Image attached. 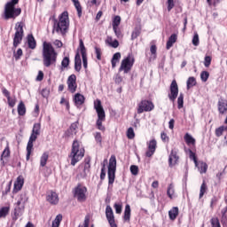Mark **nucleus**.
Returning a JSON list of instances; mask_svg holds the SVG:
<instances>
[{
    "label": "nucleus",
    "instance_id": "obj_39",
    "mask_svg": "<svg viewBox=\"0 0 227 227\" xmlns=\"http://www.w3.org/2000/svg\"><path fill=\"white\" fill-rule=\"evenodd\" d=\"M9 213H10V207H4L0 208V219L3 217H6Z\"/></svg>",
    "mask_w": 227,
    "mask_h": 227
},
{
    "label": "nucleus",
    "instance_id": "obj_7",
    "mask_svg": "<svg viewBox=\"0 0 227 227\" xmlns=\"http://www.w3.org/2000/svg\"><path fill=\"white\" fill-rule=\"evenodd\" d=\"M15 35L13 38V47L17 49L19 45L22 43V38H24V28L22 22H18L15 25Z\"/></svg>",
    "mask_w": 227,
    "mask_h": 227
},
{
    "label": "nucleus",
    "instance_id": "obj_21",
    "mask_svg": "<svg viewBox=\"0 0 227 227\" xmlns=\"http://www.w3.org/2000/svg\"><path fill=\"white\" fill-rule=\"evenodd\" d=\"M90 168H91V166L90 165V161H86L85 163L80 165L79 169L82 170L81 176L83 177L88 176V175L90 174Z\"/></svg>",
    "mask_w": 227,
    "mask_h": 227
},
{
    "label": "nucleus",
    "instance_id": "obj_2",
    "mask_svg": "<svg viewBox=\"0 0 227 227\" xmlns=\"http://www.w3.org/2000/svg\"><path fill=\"white\" fill-rule=\"evenodd\" d=\"M19 4V0H11L4 6V19L9 20V19H17L20 13H22V9L15 8V5Z\"/></svg>",
    "mask_w": 227,
    "mask_h": 227
},
{
    "label": "nucleus",
    "instance_id": "obj_25",
    "mask_svg": "<svg viewBox=\"0 0 227 227\" xmlns=\"http://www.w3.org/2000/svg\"><path fill=\"white\" fill-rule=\"evenodd\" d=\"M77 134V123L71 124L70 128L66 131V136L70 137L72 136H75Z\"/></svg>",
    "mask_w": 227,
    "mask_h": 227
},
{
    "label": "nucleus",
    "instance_id": "obj_4",
    "mask_svg": "<svg viewBox=\"0 0 227 227\" xmlns=\"http://www.w3.org/2000/svg\"><path fill=\"white\" fill-rule=\"evenodd\" d=\"M82 157H84V148L81 147L77 140H74L69 155V158L71 159V166H75L77 162L82 160Z\"/></svg>",
    "mask_w": 227,
    "mask_h": 227
},
{
    "label": "nucleus",
    "instance_id": "obj_5",
    "mask_svg": "<svg viewBox=\"0 0 227 227\" xmlns=\"http://www.w3.org/2000/svg\"><path fill=\"white\" fill-rule=\"evenodd\" d=\"M42 129V125L40 123H35L32 129V133L30 135L29 140L27 145V160H29L31 153L33 152V143L36 141L38 136H40V130Z\"/></svg>",
    "mask_w": 227,
    "mask_h": 227
},
{
    "label": "nucleus",
    "instance_id": "obj_9",
    "mask_svg": "<svg viewBox=\"0 0 227 227\" xmlns=\"http://www.w3.org/2000/svg\"><path fill=\"white\" fill-rule=\"evenodd\" d=\"M132 67H134V57L132 55H129L126 59H122L119 72L129 74L132 69Z\"/></svg>",
    "mask_w": 227,
    "mask_h": 227
},
{
    "label": "nucleus",
    "instance_id": "obj_35",
    "mask_svg": "<svg viewBox=\"0 0 227 227\" xmlns=\"http://www.w3.org/2000/svg\"><path fill=\"white\" fill-rule=\"evenodd\" d=\"M184 140L187 143V145H195L196 144V139L192 137L189 133H186L184 135Z\"/></svg>",
    "mask_w": 227,
    "mask_h": 227
},
{
    "label": "nucleus",
    "instance_id": "obj_31",
    "mask_svg": "<svg viewBox=\"0 0 227 227\" xmlns=\"http://www.w3.org/2000/svg\"><path fill=\"white\" fill-rule=\"evenodd\" d=\"M74 103L76 106H82L84 104V96L77 93L74 96Z\"/></svg>",
    "mask_w": 227,
    "mask_h": 227
},
{
    "label": "nucleus",
    "instance_id": "obj_8",
    "mask_svg": "<svg viewBox=\"0 0 227 227\" xmlns=\"http://www.w3.org/2000/svg\"><path fill=\"white\" fill-rule=\"evenodd\" d=\"M116 178V157L111 156L108 165V184L113 185Z\"/></svg>",
    "mask_w": 227,
    "mask_h": 227
},
{
    "label": "nucleus",
    "instance_id": "obj_24",
    "mask_svg": "<svg viewBox=\"0 0 227 227\" xmlns=\"http://www.w3.org/2000/svg\"><path fill=\"white\" fill-rule=\"evenodd\" d=\"M195 167L198 168L200 175H203V173H207V170L208 169V165H207V163L203 161H197V165H195Z\"/></svg>",
    "mask_w": 227,
    "mask_h": 227
},
{
    "label": "nucleus",
    "instance_id": "obj_38",
    "mask_svg": "<svg viewBox=\"0 0 227 227\" xmlns=\"http://www.w3.org/2000/svg\"><path fill=\"white\" fill-rule=\"evenodd\" d=\"M167 194L170 200H173V196L175 194V186L172 184L168 185Z\"/></svg>",
    "mask_w": 227,
    "mask_h": 227
},
{
    "label": "nucleus",
    "instance_id": "obj_48",
    "mask_svg": "<svg viewBox=\"0 0 227 227\" xmlns=\"http://www.w3.org/2000/svg\"><path fill=\"white\" fill-rule=\"evenodd\" d=\"M141 35V28H135L131 35V40H136Z\"/></svg>",
    "mask_w": 227,
    "mask_h": 227
},
{
    "label": "nucleus",
    "instance_id": "obj_64",
    "mask_svg": "<svg viewBox=\"0 0 227 227\" xmlns=\"http://www.w3.org/2000/svg\"><path fill=\"white\" fill-rule=\"evenodd\" d=\"M2 93H3V95H4L6 97L7 99L10 98V91H8V90H6L4 88L2 89Z\"/></svg>",
    "mask_w": 227,
    "mask_h": 227
},
{
    "label": "nucleus",
    "instance_id": "obj_42",
    "mask_svg": "<svg viewBox=\"0 0 227 227\" xmlns=\"http://www.w3.org/2000/svg\"><path fill=\"white\" fill-rule=\"evenodd\" d=\"M177 107L178 109H182L184 107V94L180 93L177 98Z\"/></svg>",
    "mask_w": 227,
    "mask_h": 227
},
{
    "label": "nucleus",
    "instance_id": "obj_49",
    "mask_svg": "<svg viewBox=\"0 0 227 227\" xmlns=\"http://www.w3.org/2000/svg\"><path fill=\"white\" fill-rule=\"evenodd\" d=\"M128 139H134L136 137V134L134 133V129L129 128L127 131Z\"/></svg>",
    "mask_w": 227,
    "mask_h": 227
},
{
    "label": "nucleus",
    "instance_id": "obj_1",
    "mask_svg": "<svg viewBox=\"0 0 227 227\" xmlns=\"http://www.w3.org/2000/svg\"><path fill=\"white\" fill-rule=\"evenodd\" d=\"M58 59V53L54 51L51 43L44 42L43 44V63L44 67H49L54 65Z\"/></svg>",
    "mask_w": 227,
    "mask_h": 227
},
{
    "label": "nucleus",
    "instance_id": "obj_18",
    "mask_svg": "<svg viewBox=\"0 0 227 227\" xmlns=\"http://www.w3.org/2000/svg\"><path fill=\"white\" fill-rule=\"evenodd\" d=\"M178 153H176V151L172 150L171 153L168 157V165L169 168H173V166H176V164H178Z\"/></svg>",
    "mask_w": 227,
    "mask_h": 227
},
{
    "label": "nucleus",
    "instance_id": "obj_51",
    "mask_svg": "<svg viewBox=\"0 0 227 227\" xmlns=\"http://www.w3.org/2000/svg\"><path fill=\"white\" fill-rule=\"evenodd\" d=\"M211 63H212V57L206 56L204 59V66L206 67V68H208Z\"/></svg>",
    "mask_w": 227,
    "mask_h": 227
},
{
    "label": "nucleus",
    "instance_id": "obj_33",
    "mask_svg": "<svg viewBox=\"0 0 227 227\" xmlns=\"http://www.w3.org/2000/svg\"><path fill=\"white\" fill-rule=\"evenodd\" d=\"M130 205L127 204L124 210V221H130Z\"/></svg>",
    "mask_w": 227,
    "mask_h": 227
},
{
    "label": "nucleus",
    "instance_id": "obj_36",
    "mask_svg": "<svg viewBox=\"0 0 227 227\" xmlns=\"http://www.w3.org/2000/svg\"><path fill=\"white\" fill-rule=\"evenodd\" d=\"M187 90H191V88L196 86V78L191 76L188 78L187 82Z\"/></svg>",
    "mask_w": 227,
    "mask_h": 227
},
{
    "label": "nucleus",
    "instance_id": "obj_26",
    "mask_svg": "<svg viewBox=\"0 0 227 227\" xmlns=\"http://www.w3.org/2000/svg\"><path fill=\"white\" fill-rule=\"evenodd\" d=\"M168 217L171 221H175L178 217V207H174L168 211Z\"/></svg>",
    "mask_w": 227,
    "mask_h": 227
},
{
    "label": "nucleus",
    "instance_id": "obj_61",
    "mask_svg": "<svg viewBox=\"0 0 227 227\" xmlns=\"http://www.w3.org/2000/svg\"><path fill=\"white\" fill-rule=\"evenodd\" d=\"M95 52H96V55H97V59H101L102 57H101L100 48L96 47L95 48Z\"/></svg>",
    "mask_w": 227,
    "mask_h": 227
},
{
    "label": "nucleus",
    "instance_id": "obj_6",
    "mask_svg": "<svg viewBox=\"0 0 227 227\" xmlns=\"http://www.w3.org/2000/svg\"><path fill=\"white\" fill-rule=\"evenodd\" d=\"M94 108L98 114L97 127L98 130H106V127L102 125V121H106V112L104 111V107H102L100 99L94 102Z\"/></svg>",
    "mask_w": 227,
    "mask_h": 227
},
{
    "label": "nucleus",
    "instance_id": "obj_47",
    "mask_svg": "<svg viewBox=\"0 0 227 227\" xmlns=\"http://www.w3.org/2000/svg\"><path fill=\"white\" fill-rule=\"evenodd\" d=\"M129 169H130V173L134 175V176H137V175L139 173V167L136 165H131Z\"/></svg>",
    "mask_w": 227,
    "mask_h": 227
},
{
    "label": "nucleus",
    "instance_id": "obj_22",
    "mask_svg": "<svg viewBox=\"0 0 227 227\" xmlns=\"http://www.w3.org/2000/svg\"><path fill=\"white\" fill-rule=\"evenodd\" d=\"M218 111L221 114H224L227 111V100L220 99L218 101Z\"/></svg>",
    "mask_w": 227,
    "mask_h": 227
},
{
    "label": "nucleus",
    "instance_id": "obj_17",
    "mask_svg": "<svg viewBox=\"0 0 227 227\" xmlns=\"http://www.w3.org/2000/svg\"><path fill=\"white\" fill-rule=\"evenodd\" d=\"M46 200L51 205H58V203H59V197L55 192H49L46 196Z\"/></svg>",
    "mask_w": 227,
    "mask_h": 227
},
{
    "label": "nucleus",
    "instance_id": "obj_43",
    "mask_svg": "<svg viewBox=\"0 0 227 227\" xmlns=\"http://www.w3.org/2000/svg\"><path fill=\"white\" fill-rule=\"evenodd\" d=\"M208 77H210V74L207 71H203L200 74V79L203 82H207V81H208Z\"/></svg>",
    "mask_w": 227,
    "mask_h": 227
},
{
    "label": "nucleus",
    "instance_id": "obj_44",
    "mask_svg": "<svg viewBox=\"0 0 227 227\" xmlns=\"http://www.w3.org/2000/svg\"><path fill=\"white\" fill-rule=\"evenodd\" d=\"M227 128L224 126H221L218 129H215V136L217 137H221V136H223V132H224V130H226Z\"/></svg>",
    "mask_w": 227,
    "mask_h": 227
},
{
    "label": "nucleus",
    "instance_id": "obj_20",
    "mask_svg": "<svg viewBox=\"0 0 227 227\" xmlns=\"http://www.w3.org/2000/svg\"><path fill=\"white\" fill-rule=\"evenodd\" d=\"M21 203H26V195H20V200L17 201V206L18 207L14 209V221H17L19 219V215H21L22 213L19 211V208H20V204Z\"/></svg>",
    "mask_w": 227,
    "mask_h": 227
},
{
    "label": "nucleus",
    "instance_id": "obj_30",
    "mask_svg": "<svg viewBox=\"0 0 227 227\" xmlns=\"http://www.w3.org/2000/svg\"><path fill=\"white\" fill-rule=\"evenodd\" d=\"M27 43H28L29 49H36V41L35 40V37L33 36V35H29L27 36Z\"/></svg>",
    "mask_w": 227,
    "mask_h": 227
},
{
    "label": "nucleus",
    "instance_id": "obj_40",
    "mask_svg": "<svg viewBox=\"0 0 227 227\" xmlns=\"http://www.w3.org/2000/svg\"><path fill=\"white\" fill-rule=\"evenodd\" d=\"M72 1L74 3L75 9L78 12V16L81 17L82 13V8L81 7V4L79 3V0H72Z\"/></svg>",
    "mask_w": 227,
    "mask_h": 227
},
{
    "label": "nucleus",
    "instance_id": "obj_32",
    "mask_svg": "<svg viewBox=\"0 0 227 227\" xmlns=\"http://www.w3.org/2000/svg\"><path fill=\"white\" fill-rule=\"evenodd\" d=\"M208 187L207 186V183H205V181H203L202 184L200 185V195L199 198L200 200H201V198H203V196H205V192H207Z\"/></svg>",
    "mask_w": 227,
    "mask_h": 227
},
{
    "label": "nucleus",
    "instance_id": "obj_13",
    "mask_svg": "<svg viewBox=\"0 0 227 227\" xmlns=\"http://www.w3.org/2000/svg\"><path fill=\"white\" fill-rule=\"evenodd\" d=\"M106 215L110 227H118L116 225V222L114 221V213L113 212V207H111V206H106Z\"/></svg>",
    "mask_w": 227,
    "mask_h": 227
},
{
    "label": "nucleus",
    "instance_id": "obj_14",
    "mask_svg": "<svg viewBox=\"0 0 227 227\" xmlns=\"http://www.w3.org/2000/svg\"><path fill=\"white\" fill-rule=\"evenodd\" d=\"M77 76L75 74H71L67 79V86H68V91L71 93H75L77 90Z\"/></svg>",
    "mask_w": 227,
    "mask_h": 227
},
{
    "label": "nucleus",
    "instance_id": "obj_63",
    "mask_svg": "<svg viewBox=\"0 0 227 227\" xmlns=\"http://www.w3.org/2000/svg\"><path fill=\"white\" fill-rule=\"evenodd\" d=\"M36 81H43V72H42V71H39L38 72V74H37V76H36Z\"/></svg>",
    "mask_w": 227,
    "mask_h": 227
},
{
    "label": "nucleus",
    "instance_id": "obj_29",
    "mask_svg": "<svg viewBox=\"0 0 227 227\" xmlns=\"http://www.w3.org/2000/svg\"><path fill=\"white\" fill-rule=\"evenodd\" d=\"M121 59V53L116 52L115 54H114L111 61L113 68L116 67V63H118V61H120Z\"/></svg>",
    "mask_w": 227,
    "mask_h": 227
},
{
    "label": "nucleus",
    "instance_id": "obj_28",
    "mask_svg": "<svg viewBox=\"0 0 227 227\" xmlns=\"http://www.w3.org/2000/svg\"><path fill=\"white\" fill-rule=\"evenodd\" d=\"M47 160H49V153H43L40 157V166L45 168L47 166Z\"/></svg>",
    "mask_w": 227,
    "mask_h": 227
},
{
    "label": "nucleus",
    "instance_id": "obj_54",
    "mask_svg": "<svg viewBox=\"0 0 227 227\" xmlns=\"http://www.w3.org/2000/svg\"><path fill=\"white\" fill-rule=\"evenodd\" d=\"M4 158H6V157H10V145H6L5 149L3 151V153H2V159Z\"/></svg>",
    "mask_w": 227,
    "mask_h": 227
},
{
    "label": "nucleus",
    "instance_id": "obj_16",
    "mask_svg": "<svg viewBox=\"0 0 227 227\" xmlns=\"http://www.w3.org/2000/svg\"><path fill=\"white\" fill-rule=\"evenodd\" d=\"M148 150L145 153L146 157H152L155 153V150L157 149V140L152 139L147 143Z\"/></svg>",
    "mask_w": 227,
    "mask_h": 227
},
{
    "label": "nucleus",
    "instance_id": "obj_62",
    "mask_svg": "<svg viewBox=\"0 0 227 227\" xmlns=\"http://www.w3.org/2000/svg\"><path fill=\"white\" fill-rule=\"evenodd\" d=\"M7 100H8V104H9L10 107H15V103H16L15 99L9 98H7Z\"/></svg>",
    "mask_w": 227,
    "mask_h": 227
},
{
    "label": "nucleus",
    "instance_id": "obj_19",
    "mask_svg": "<svg viewBox=\"0 0 227 227\" xmlns=\"http://www.w3.org/2000/svg\"><path fill=\"white\" fill-rule=\"evenodd\" d=\"M22 187H24V177L22 176H20L14 182L13 192H19V191H20Z\"/></svg>",
    "mask_w": 227,
    "mask_h": 227
},
{
    "label": "nucleus",
    "instance_id": "obj_50",
    "mask_svg": "<svg viewBox=\"0 0 227 227\" xmlns=\"http://www.w3.org/2000/svg\"><path fill=\"white\" fill-rule=\"evenodd\" d=\"M70 65V59L68 57H65L61 62L62 68H67Z\"/></svg>",
    "mask_w": 227,
    "mask_h": 227
},
{
    "label": "nucleus",
    "instance_id": "obj_59",
    "mask_svg": "<svg viewBox=\"0 0 227 227\" xmlns=\"http://www.w3.org/2000/svg\"><path fill=\"white\" fill-rule=\"evenodd\" d=\"M160 137L164 143H168L169 141V137H168V135L164 132L161 133Z\"/></svg>",
    "mask_w": 227,
    "mask_h": 227
},
{
    "label": "nucleus",
    "instance_id": "obj_41",
    "mask_svg": "<svg viewBox=\"0 0 227 227\" xmlns=\"http://www.w3.org/2000/svg\"><path fill=\"white\" fill-rule=\"evenodd\" d=\"M121 22V17L115 16L113 21V29H116V27L120 26Z\"/></svg>",
    "mask_w": 227,
    "mask_h": 227
},
{
    "label": "nucleus",
    "instance_id": "obj_37",
    "mask_svg": "<svg viewBox=\"0 0 227 227\" xmlns=\"http://www.w3.org/2000/svg\"><path fill=\"white\" fill-rule=\"evenodd\" d=\"M61 221H63V215H58L52 222V227H59Z\"/></svg>",
    "mask_w": 227,
    "mask_h": 227
},
{
    "label": "nucleus",
    "instance_id": "obj_34",
    "mask_svg": "<svg viewBox=\"0 0 227 227\" xmlns=\"http://www.w3.org/2000/svg\"><path fill=\"white\" fill-rule=\"evenodd\" d=\"M18 114L20 116H24L26 114V105H24V102H20L18 106Z\"/></svg>",
    "mask_w": 227,
    "mask_h": 227
},
{
    "label": "nucleus",
    "instance_id": "obj_55",
    "mask_svg": "<svg viewBox=\"0 0 227 227\" xmlns=\"http://www.w3.org/2000/svg\"><path fill=\"white\" fill-rule=\"evenodd\" d=\"M94 137L97 143H99V145H102V134H100V132H96L94 134Z\"/></svg>",
    "mask_w": 227,
    "mask_h": 227
},
{
    "label": "nucleus",
    "instance_id": "obj_60",
    "mask_svg": "<svg viewBox=\"0 0 227 227\" xmlns=\"http://www.w3.org/2000/svg\"><path fill=\"white\" fill-rule=\"evenodd\" d=\"M120 45V43L118 42V40H114V41H112V43L110 44V47H113L114 49H118Z\"/></svg>",
    "mask_w": 227,
    "mask_h": 227
},
{
    "label": "nucleus",
    "instance_id": "obj_57",
    "mask_svg": "<svg viewBox=\"0 0 227 227\" xmlns=\"http://www.w3.org/2000/svg\"><path fill=\"white\" fill-rule=\"evenodd\" d=\"M151 54L153 56V59H155V54H157V46L152 45L150 49Z\"/></svg>",
    "mask_w": 227,
    "mask_h": 227
},
{
    "label": "nucleus",
    "instance_id": "obj_10",
    "mask_svg": "<svg viewBox=\"0 0 227 227\" xmlns=\"http://www.w3.org/2000/svg\"><path fill=\"white\" fill-rule=\"evenodd\" d=\"M155 109V105L150 100H142L138 104L137 114H142V113H150Z\"/></svg>",
    "mask_w": 227,
    "mask_h": 227
},
{
    "label": "nucleus",
    "instance_id": "obj_11",
    "mask_svg": "<svg viewBox=\"0 0 227 227\" xmlns=\"http://www.w3.org/2000/svg\"><path fill=\"white\" fill-rule=\"evenodd\" d=\"M86 192H88L86 186L78 185L74 189V196L78 200V201H86Z\"/></svg>",
    "mask_w": 227,
    "mask_h": 227
},
{
    "label": "nucleus",
    "instance_id": "obj_15",
    "mask_svg": "<svg viewBox=\"0 0 227 227\" xmlns=\"http://www.w3.org/2000/svg\"><path fill=\"white\" fill-rule=\"evenodd\" d=\"M80 52L82 58L83 67L86 69L88 68V56L86 54V47L82 39H80Z\"/></svg>",
    "mask_w": 227,
    "mask_h": 227
},
{
    "label": "nucleus",
    "instance_id": "obj_58",
    "mask_svg": "<svg viewBox=\"0 0 227 227\" xmlns=\"http://www.w3.org/2000/svg\"><path fill=\"white\" fill-rule=\"evenodd\" d=\"M175 6L173 0H168V11L171 12Z\"/></svg>",
    "mask_w": 227,
    "mask_h": 227
},
{
    "label": "nucleus",
    "instance_id": "obj_27",
    "mask_svg": "<svg viewBox=\"0 0 227 227\" xmlns=\"http://www.w3.org/2000/svg\"><path fill=\"white\" fill-rule=\"evenodd\" d=\"M176 35L173 34L170 35V37L168 38V42H167V50L169 51V49H171V47H173L174 43H176Z\"/></svg>",
    "mask_w": 227,
    "mask_h": 227
},
{
    "label": "nucleus",
    "instance_id": "obj_56",
    "mask_svg": "<svg viewBox=\"0 0 227 227\" xmlns=\"http://www.w3.org/2000/svg\"><path fill=\"white\" fill-rule=\"evenodd\" d=\"M114 209H115L116 214H121V210H122V206H121V204H120V203H115V204L114 205Z\"/></svg>",
    "mask_w": 227,
    "mask_h": 227
},
{
    "label": "nucleus",
    "instance_id": "obj_53",
    "mask_svg": "<svg viewBox=\"0 0 227 227\" xmlns=\"http://www.w3.org/2000/svg\"><path fill=\"white\" fill-rule=\"evenodd\" d=\"M190 159L193 160L195 166H198V159L196 158V153H194L192 150H189Z\"/></svg>",
    "mask_w": 227,
    "mask_h": 227
},
{
    "label": "nucleus",
    "instance_id": "obj_3",
    "mask_svg": "<svg viewBox=\"0 0 227 227\" xmlns=\"http://www.w3.org/2000/svg\"><path fill=\"white\" fill-rule=\"evenodd\" d=\"M68 26H70V21L68 20V12H64L59 17L58 20H54L53 24V33H60L61 35H65L67 33V29H68Z\"/></svg>",
    "mask_w": 227,
    "mask_h": 227
},
{
    "label": "nucleus",
    "instance_id": "obj_52",
    "mask_svg": "<svg viewBox=\"0 0 227 227\" xmlns=\"http://www.w3.org/2000/svg\"><path fill=\"white\" fill-rule=\"evenodd\" d=\"M192 44L195 47H198L200 45V35H198V33H196L192 38Z\"/></svg>",
    "mask_w": 227,
    "mask_h": 227
},
{
    "label": "nucleus",
    "instance_id": "obj_23",
    "mask_svg": "<svg viewBox=\"0 0 227 227\" xmlns=\"http://www.w3.org/2000/svg\"><path fill=\"white\" fill-rule=\"evenodd\" d=\"M81 68H82V61L81 60V55L77 52L74 57V69L76 72H81Z\"/></svg>",
    "mask_w": 227,
    "mask_h": 227
},
{
    "label": "nucleus",
    "instance_id": "obj_45",
    "mask_svg": "<svg viewBox=\"0 0 227 227\" xmlns=\"http://www.w3.org/2000/svg\"><path fill=\"white\" fill-rule=\"evenodd\" d=\"M212 227H221V223L219 222V218L213 217L210 221Z\"/></svg>",
    "mask_w": 227,
    "mask_h": 227
},
{
    "label": "nucleus",
    "instance_id": "obj_12",
    "mask_svg": "<svg viewBox=\"0 0 227 227\" xmlns=\"http://www.w3.org/2000/svg\"><path fill=\"white\" fill-rule=\"evenodd\" d=\"M176 97H178V83H176V80H173L170 84V93L168 94V98L171 102H175L176 100Z\"/></svg>",
    "mask_w": 227,
    "mask_h": 227
},
{
    "label": "nucleus",
    "instance_id": "obj_46",
    "mask_svg": "<svg viewBox=\"0 0 227 227\" xmlns=\"http://www.w3.org/2000/svg\"><path fill=\"white\" fill-rule=\"evenodd\" d=\"M23 52H22V49H18L17 51H15V50H13V57L15 58L16 61H19V59H20V57L22 56Z\"/></svg>",
    "mask_w": 227,
    "mask_h": 227
}]
</instances>
